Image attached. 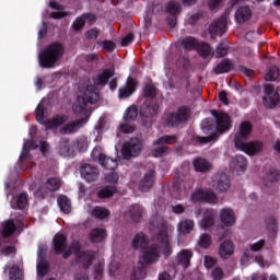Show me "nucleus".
Here are the masks:
<instances>
[{
	"label": "nucleus",
	"instance_id": "nucleus-1",
	"mask_svg": "<svg viewBox=\"0 0 280 280\" xmlns=\"http://www.w3.org/2000/svg\"><path fill=\"white\" fill-rule=\"evenodd\" d=\"M100 100V94L93 90V85H81L79 94L72 105V110L75 115H80L82 120L80 122L68 124L60 129L61 135H69L75 132L82 125L89 121L91 117V107L89 104H93Z\"/></svg>",
	"mask_w": 280,
	"mask_h": 280
},
{
	"label": "nucleus",
	"instance_id": "nucleus-2",
	"mask_svg": "<svg viewBox=\"0 0 280 280\" xmlns=\"http://www.w3.org/2000/svg\"><path fill=\"white\" fill-rule=\"evenodd\" d=\"M91 158L93 159V161H98L103 167H106V170L112 171L105 177V183H107L110 186L103 188L98 192V198H110V196H113L117 191L115 185H117V180H119V176L115 173V170L117 168V162L114 161L113 159L106 158V155L102 153L101 147H95L93 149Z\"/></svg>",
	"mask_w": 280,
	"mask_h": 280
},
{
	"label": "nucleus",
	"instance_id": "nucleus-3",
	"mask_svg": "<svg viewBox=\"0 0 280 280\" xmlns=\"http://www.w3.org/2000/svg\"><path fill=\"white\" fill-rule=\"evenodd\" d=\"M252 130L253 126L250 125V122H242L240 126V130L236 135L235 147L238 148V150H242V152H245V154H248L249 156H255L257 152H261V150H264V144H261V142H244V139H246V137L250 135Z\"/></svg>",
	"mask_w": 280,
	"mask_h": 280
},
{
	"label": "nucleus",
	"instance_id": "nucleus-4",
	"mask_svg": "<svg viewBox=\"0 0 280 280\" xmlns=\"http://www.w3.org/2000/svg\"><path fill=\"white\" fill-rule=\"evenodd\" d=\"M65 54V47L60 43L50 44L44 54L39 55V65L44 69H51L56 62H58Z\"/></svg>",
	"mask_w": 280,
	"mask_h": 280
},
{
	"label": "nucleus",
	"instance_id": "nucleus-5",
	"mask_svg": "<svg viewBox=\"0 0 280 280\" xmlns=\"http://www.w3.org/2000/svg\"><path fill=\"white\" fill-rule=\"evenodd\" d=\"M67 242V238L62 234H57L54 237V248L57 255H60V253H63V258L67 259L71 255V253H78L80 250V243L74 242L72 243V246L68 249H65V243Z\"/></svg>",
	"mask_w": 280,
	"mask_h": 280
},
{
	"label": "nucleus",
	"instance_id": "nucleus-6",
	"mask_svg": "<svg viewBox=\"0 0 280 280\" xmlns=\"http://www.w3.org/2000/svg\"><path fill=\"white\" fill-rule=\"evenodd\" d=\"M280 103V96L277 89H275L272 85H267L265 90V96L262 98V104L265 108H275L276 106H279Z\"/></svg>",
	"mask_w": 280,
	"mask_h": 280
},
{
	"label": "nucleus",
	"instance_id": "nucleus-7",
	"mask_svg": "<svg viewBox=\"0 0 280 280\" xmlns=\"http://www.w3.org/2000/svg\"><path fill=\"white\" fill-rule=\"evenodd\" d=\"M143 150V145L139 139H131L129 142L124 144L122 156L124 159H132V156H139Z\"/></svg>",
	"mask_w": 280,
	"mask_h": 280
},
{
	"label": "nucleus",
	"instance_id": "nucleus-8",
	"mask_svg": "<svg viewBox=\"0 0 280 280\" xmlns=\"http://www.w3.org/2000/svg\"><path fill=\"white\" fill-rule=\"evenodd\" d=\"M190 200L191 202H210L214 205V202H218V197L209 190L199 189L192 194Z\"/></svg>",
	"mask_w": 280,
	"mask_h": 280
},
{
	"label": "nucleus",
	"instance_id": "nucleus-9",
	"mask_svg": "<svg viewBox=\"0 0 280 280\" xmlns=\"http://www.w3.org/2000/svg\"><path fill=\"white\" fill-rule=\"evenodd\" d=\"M215 117L217 121V132H226L229 128H231V118H229L228 114L224 113H212Z\"/></svg>",
	"mask_w": 280,
	"mask_h": 280
},
{
	"label": "nucleus",
	"instance_id": "nucleus-10",
	"mask_svg": "<svg viewBox=\"0 0 280 280\" xmlns=\"http://www.w3.org/2000/svg\"><path fill=\"white\" fill-rule=\"evenodd\" d=\"M190 113L187 108H182L177 114H171L167 116L168 126H178V124H183V121H187V117H189Z\"/></svg>",
	"mask_w": 280,
	"mask_h": 280
},
{
	"label": "nucleus",
	"instance_id": "nucleus-11",
	"mask_svg": "<svg viewBox=\"0 0 280 280\" xmlns=\"http://www.w3.org/2000/svg\"><path fill=\"white\" fill-rule=\"evenodd\" d=\"M226 23H229L226 16L220 18L219 20L214 21L210 25L211 36H222V34L226 32Z\"/></svg>",
	"mask_w": 280,
	"mask_h": 280
},
{
	"label": "nucleus",
	"instance_id": "nucleus-12",
	"mask_svg": "<svg viewBox=\"0 0 280 280\" xmlns=\"http://www.w3.org/2000/svg\"><path fill=\"white\" fill-rule=\"evenodd\" d=\"M136 86L137 81L135 79L128 78L126 84L119 89V100H126V97H130Z\"/></svg>",
	"mask_w": 280,
	"mask_h": 280
},
{
	"label": "nucleus",
	"instance_id": "nucleus-13",
	"mask_svg": "<svg viewBox=\"0 0 280 280\" xmlns=\"http://www.w3.org/2000/svg\"><path fill=\"white\" fill-rule=\"evenodd\" d=\"M159 248L164 255H170L172 249L170 248V235H167V231H162L158 236Z\"/></svg>",
	"mask_w": 280,
	"mask_h": 280
},
{
	"label": "nucleus",
	"instance_id": "nucleus-14",
	"mask_svg": "<svg viewBox=\"0 0 280 280\" xmlns=\"http://www.w3.org/2000/svg\"><path fill=\"white\" fill-rule=\"evenodd\" d=\"M220 220L223 226H233L235 224V213L231 209L220 211Z\"/></svg>",
	"mask_w": 280,
	"mask_h": 280
},
{
	"label": "nucleus",
	"instance_id": "nucleus-15",
	"mask_svg": "<svg viewBox=\"0 0 280 280\" xmlns=\"http://www.w3.org/2000/svg\"><path fill=\"white\" fill-rule=\"evenodd\" d=\"M97 168H94L93 166L85 164L81 167V176L88 180H95V178H97Z\"/></svg>",
	"mask_w": 280,
	"mask_h": 280
},
{
	"label": "nucleus",
	"instance_id": "nucleus-16",
	"mask_svg": "<svg viewBox=\"0 0 280 280\" xmlns=\"http://www.w3.org/2000/svg\"><path fill=\"white\" fill-rule=\"evenodd\" d=\"M233 253H235V249L231 241H225L220 245L219 255L222 259H229Z\"/></svg>",
	"mask_w": 280,
	"mask_h": 280
},
{
	"label": "nucleus",
	"instance_id": "nucleus-17",
	"mask_svg": "<svg viewBox=\"0 0 280 280\" xmlns=\"http://www.w3.org/2000/svg\"><path fill=\"white\" fill-rule=\"evenodd\" d=\"M250 16H253V12L248 7H241L235 13L237 23H246V21L250 20Z\"/></svg>",
	"mask_w": 280,
	"mask_h": 280
},
{
	"label": "nucleus",
	"instance_id": "nucleus-18",
	"mask_svg": "<svg viewBox=\"0 0 280 280\" xmlns=\"http://www.w3.org/2000/svg\"><path fill=\"white\" fill-rule=\"evenodd\" d=\"M95 21V15L93 14H83L81 18H78L74 23L72 24L73 30L77 32L82 30L85 23H93Z\"/></svg>",
	"mask_w": 280,
	"mask_h": 280
},
{
	"label": "nucleus",
	"instance_id": "nucleus-19",
	"mask_svg": "<svg viewBox=\"0 0 280 280\" xmlns=\"http://www.w3.org/2000/svg\"><path fill=\"white\" fill-rule=\"evenodd\" d=\"M142 259L144 264H153V261H156L159 259V250L154 247H149L144 249Z\"/></svg>",
	"mask_w": 280,
	"mask_h": 280
},
{
	"label": "nucleus",
	"instance_id": "nucleus-20",
	"mask_svg": "<svg viewBox=\"0 0 280 280\" xmlns=\"http://www.w3.org/2000/svg\"><path fill=\"white\" fill-rule=\"evenodd\" d=\"M110 78H113V71L105 70L94 78V84H96V86H102V84H106Z\"/></svg>",
	"mask_w": 280,
	"mask_h": 280
},
{
	"label": "nucleus",
	"instance_id": "nucleus-21",
	"mask_svg": "<svg viewBox=\"0 0 280 280\" xmlns=\"http://www.w3.org/2000/svg\"><path fill=\"white\" fill-rule=\"evenodd\" d=\"M192 165H194L196 172H209V170H211V164L202 158L196 159L192 162Z\"/></svg>",
	"mask_w": 280,
	"mask_h": 280
},
{
	"label": "nucleus",
	"instance_id": "nucleus-22",
	"mask_svg": "<svg viewBox=\"0 0 280 280\" xmlns=\"http://www.w3.org/2000/svg\"><path fill=\"white\" fill-rule=\"evenodd\" d=\"M202 219L199 221L200 226L202 229H209V226L213 225V212L211 211H202Z\"/></svg>",
	"mask_w": 280,
	"mask_h": 280
},
{
	"label": "nucleus",
	"instance_id": "nucleus-23",
	"mask_svg": "<svg viewBox=\"0 0 280 280\" xmlns=\"http://www.w3.org/2000/svg\"><path fill=\"white\" fill-rule=\"evenodd\" d=\"M39 261L37 262V275L38 277H45L49 272V265L45 259H40V249L37 252Z\"/></svg>",
	"mask_w": 280,
	"mask_h": 280
},
{
	"label": "nucleus",
	"instance_id": "nucleus-24",
	"mask_svg": "<svg viewBox=\"0 0 280 280\" xmlns=\"http://www.w3.org/2000/svg\"><path fill=\"white\" fill-rule=\"evenodd\" d=\"M57 202L63 213H71V201L67 196H59Z\"/></svg>",
	"mask_w": 280,
	"mask_h": 280
},
{
	"label": "nucleus",
	"instance_id": "nucleus-25",
	"mask_svg": "<svg viewBox=\"0 0 280 280\" xmlns=\"http://www.w3.org/2000/svg\"><path fill=\"white\" fill-rule=\"evenodd\" d=\"M11 206L16 209H25L27 207V194H21L14 201H11Z\"/></svg>",
	"mask_w": 280,
	"mask_h": 280
},
{
	"label": "nucleus",
	"instance_id": "nucleus-26",
	"mask_svg": "<svg viewBox=\"0 0 280 280\" xmlns=\"http://www.w3.org/2000/svg\"><path fill=\"white\" fill-rule=\"evenodd\" d=\"M154 173H150L149 175H145L144 178L140 182V189L142 191H148L152 185H154Z\"/></svg>",
	"mask_w": 280,
	"mask_h": 280
},
{
	"label": "nucleus",
	"instance_id": "nucleus-27",
	"mask_svg": "<svg viewBox=\"0 0 280 280\" xmlns=\"http://www.w3.org/2000/svg\"><path fill=\"white\" fill-rule=\"evenodd\" d=\"M49 7L52 10H57V11L51 13V19H62V18L67 16V13H65V11H62V7L60 4L51 1L49 3Z\"/></svg>",
	"mask_w": 280,
	"mask_h": 280
},
{
	"label": "nucleus",
	"instance_id": "nucleus-28",
	"mask_svg": "<svg viewBox=\"0 0 280 280\" xmlns=\"http://www.w3.org/2000/svg\"><path fill=\"white\" fill-rule=\"evenodd\" d=\"M67 121V117L65 116H57L51 119V121H48L47 128H50V130H56L59 126H62Z\"/></svg>",
	"mask_w": 280,
	"mask_h": 280
},
{
	"label": "nucleus",
	"instance_id": "nucleus-29",
	"mask_svg": "<svg viewBox=\"0 0 280 280\" xmlns=\"http://www.w3.org/2000/svg\"><path fill=\"white\" fill-rule=\"evenodd\" d=\"M194 229V221L190 220H182L178 224L179 233H189Z\"/></svg>",
	"mask_w": 280,
	"mask_h": 280
},
{
	"label": "nucleus",
	"instance_id": "nucleus-30",
	"mask_svg": "<svg viewBox=\"0 0 280 280\" xmlns=\"http://www.w3.org/2000/svg\"><path fill=\"white\" fill-rule=\"evenodd\" d=\"M179 264L184 266V268H188L189 261L191 259V252L182 250L178 255Z\"/></svg>",
	"mask_w": 280,
	"mask_h": 280
},
{
	"label": "nucleus",
	"instance_id": "nucleus-31",
	"mask_svg": "<svg viewBox=\"0 0 280 280\" xmlns=\"http://www.w3.org/2000/svg\"><path fill=\"white\" fill-rule=\"evenodd\" d=\"M15 230H16V226L14 225V221L9 220L3 223L2 235H4V237H10V235H12Z\"/></svg>",
	"mask_w": 280,
	"mask_h": 280
},
{
	"label": "nucleus",
	"instance_id": "nucleus-32",
	"mask_svg": "<svg viewBox=\"0 0 280 280\" xmlns=\"http://www.w3.org/2000/svg\"><path fill=\"white\" fill-rule=\"evenodd\" d=\"M137 115H139V112L137 110L136 106H130L127 108L124 115L125 121H135L137 119Z\"/></svg>",
	"mask_w": 280,
	"mask_h": 280
},
{
	"label": "nucleus",
	"instance_id": "nucleus-33",
	"mask_svg": "<svg viewBox=\"0 0 280 280\" xmlns=\"http://www.w3.org/2000/svg\"><path fill=\"white\" fill-rule=\"evenodd\" d=\"M104 237H106V231L102 229H95L90 234V240H92V242H102Z\"/></svg>",
	"mask_w": 280,
	"mask_h": 280
},
{
	"label": "nucleus",
	"instance_id": "nucleus-34",
	"mask_svg": "<svg viewBox=\"0 0 280 280\" xmlns=\"http://www.w3.org/2000/svg\"><path fill=\"white\" fill-rule=\"evenodd\" d=\"M197 50L202 58H209V56H211V46H209V44H198Z\"/></svg>",
	"mask_w": 280,
	"mask_h": 280
},
{
	"label": "nucleus",
	"instance_id": "nucleus-35",
	"mask_svg": "<svg viewBox=\"0 0 280 280\" xmlns=\"http://www.w3.org/2000/svg\"><path fill=\"white\" fill-rule=\"evenodd\" d=\"M156 110H159V105H154L153 107L144 104L142 105L140 113H142V115H145V117H151L152 115H156Z\"/></svg>",
	"mask_w": 280,
	"mask_h": 280
},
{
	"label": "nucleus",
	"instance_id": "nucleus-36",
	"mask_svg": "<svg viewBox=\"0 0 280 280\" xmlns=\"http://www.w3.org/2000/svg\"><path fill=\"white\" fill-rule=\"evenodd\" d=\"M110 212L106 208L96 207L91 211V214L100 220H104V218H108Z\"/></svg>",
	"mask_w": 280,
	"mask_h": 280
},
{
	"label": "nucleus",
	"instance_id": "nucleus-37",
	"mask_svg": "<svg viewBox=\"0 0 280 280\" xmlns=\"http://www.w3.org/2000/svg\"><path fill=\"white\" fill-rule=\"evenodd\" d=\"M278 78H279V68L277 67H271L265 75V80H267V82H275V80H277Z\"/></svg>",
	"mask_w": 280,
	"mask_h": 280
},
{
	"label": "nucleus",
	"instance_id": "nucleus-38",
	"mask_svg": "<svg viewBox=\"0 0 280 280\" xmlns=\"http://www.w3.org/2000/svg\"><path fill=\"white\" fill-rule=\"evenodd\" d=\"M166 12L171 16H176V14H180V5L176 2H170L166 7Z\"/></svg>",
	"mask_w": 280,
	"mask_h": 280
},
{
	"label": "nucleus",
	"instance_id": "nucleus-39",
	"mask_svg": "<svg viewBox=\"0 0 280 280\" xmlns=\"http://www.w3.org/2000/svg\"><path fill=\"white\" fill-rule=\"evenodd\" d=\"M232 167H234L236 172H244V170H246V159L238 156L236 161L233 162Z\"/></svg>",
	"mask_w": 280,
	"mask_h": 280
},
{
	"label": "nucleus",
	"instance_id": "nucleus-40",
	"mask_svg": "<svg viewBox=\"0 0 280 280\" xmlns=\"http://www.w3.org/2000/svg\"><path fill=\"white\" fill-rule=\"evenodd\" d=\"M46 187L47 189H49V191H58V189H60V179L58 178L48 179L46 183Z\"/></svg>",
	"mask_w": 280,
	"mask_h": 280
},
{
	"label": "nucleus",
	"instance_id": "nucleus-41",
	"mask_svg": "<svg viewBox=\"0 0 280 280\" xmlns=\"http://www.w3.org/2000/svg\"><path fill=\"white\" fill-rule=\"evenodd\" d=\"M145 246V236L143 234H138L133 238L132 247L133 248H143Z\"/></svg>",
	"mask_w": 280,
	"mask_h": 280
},
{
	"label": "nucleus",
	"instance_id": "nucleus-42",
	"mask_svg": "<svg viewBox=\"0 0 280 280\" xmlns=\"http://www.w3.org/2000/svg\"><path fill=\"white\" fill-rule=\"evenodd\" d=\"M198 245L200 246V248H209V246H211V237L207 234H202L199 237Z\"/></svg>",
	"mask_w": 280,
	"mask_h": 280
},
{
	"label": "nucleus",
	"instance_id": "nucleus-43",
	"mask_svg": "<svg viewBox=\"0 0 280 280\" xmlns=\"http://www.w3.org/2000/svg\"><path fill=\"white\" fill-rule=\"evenodd\" d=\"M217 189L219 191H226L229 189V177L228 176H222L220 182L217 185Z\"/></svg>",
	"mask_w": 280,
	"mask_h": 280
},
{
	"label": "nucleus",
	"instance_id": "nucleus-44",
	"mask_svg": "<svg viewBox=\"0 0 280 280\" xmlns=\"http://www.w3.org/2000/svg\"><path fill=\"white\" fill-rule=\"evenodd\" d=\"M154 95H156V89L154 88V85L151 83L147 84L143 90V96L154 97Z\"/></svg>",
	"mask_w": 280,
	"mask_h": 280
},
{
	"label": "nucleus",
	"instance_id": "nucleus-45",
	"mask_svg": "<svg viewBox=\"0 0 280 280\" xmlns=\"http://www.w3.org/2000/svg\"><path fill=\"white\" fill-rule=\"evenodd\" d=\"M231 69V63L224 61L219 63L215 68H214V72L215 73H228V71H230Z\"/></svg>",
	"mask_w": 280,
	"mask_h": 280
},
{
	"label": "nucleus",
	"instance_id": "nucleus-46",
	"mask_svg": "<svg viewBox=\"0 0 280 280\" xmlns=\"http://www.w3.org/2000/svg\"><path fill=\"white\" fill-rule=\"evenodd\" d=\"M45 108L42 104L37 105V108L35 110L36 119L39 124H45V115H44Z\"/></svg>",
	"mask_w": 280,
	"mask_h": 280
},
{
	"label": "nucleus",
	"instance_id": "nucleus-47",
	"mask_svg": "<svg viewBox=\"0 0 280 280\" xmlns=\"http://www.w3.org/2000/svg\"><path fill=\"white\" fill-rule=\"evenodd\" d=\"M182 45L185 49H196L197 46L196 39L192 37H187L186 39H184Z\"/></svg>",
	"mask_w": 280,
	"mask_h": 280
},
{
	"label": "nucleus",
	"instance_id": "nucleus-48",
	"mask_svg": "<svg viewBox=\"0 0 280 280\" xmlns=\"http://www.w3.org/2000/svg\"><path fill=\"white\" fill-rule=\"evenodd\" d=\"M176 138L174 136H164L154 142V145H163L164 143H174Z\"/></svg>",
	"mask_w": 280,
	"mask_h": 280
},
{
	"label": "nucleus",
	"instance_id": "nucleus-49",
	"mask_svg": "<svg viewBox=\"0 0 280 280\" xmlns=\"http://www.w3.org/2000/svg\"><path fill=\"white\" fill-rule=\"evenodd\" d=\"M118 130L119 132H124V135H130L131 132H135V127L130 125H120Z\"/></svg>",
	"mask_w": 280,
	"mask_h": 280
},
{
	"label": "nucleus",
	"instance_id": "nucleus-50",
	"mask_svg": "<svg viewBox=\"0 0 280 280\" xmlns=\"http://www.w3.org/2000/svg\"><path fill=\"white\" fill-rule=\"evenodd\" d=\"M10 279L12 280L21 279V270H19V268L16 267H13L10 271Z\"/></svg>",
	"mask_w": 280,
	"mask_h": 280
},
{
	"label": "nucleus",
	"instance_id": "nucleus-51",
	"mask_svg": "<svg viewBox=\"0 0 280 280\" xmlns=\"http://www.w3.org/2000/svg\"><path fill=\"white\" fill-rule=\"evenodd\" d=\"M133 38H135V35L129 33L127 36H125L121 39V46L122 47H128V45H130V43H132Z\"/></svg>",
	"mask_w": 280,
	"mask_h": 280
},
{
	"label": "nucleus",
	"instance_id": "nucleus-52",
	"mask_svg": "<svg viewBox=\"0 0 280 280\" xmlns=\"http://www.w3.org/2000/svg\"><path fill=\"white\" fill-rule=\"evenodd\" d=\"M98 34H100V32L97 31V28H92V30L86 32L85 36L90 40H93V39L97 38Z\"/></svg>",
	"mask_w": 280,
	"mask_h": 280
},
{
	"label": "nucleus",
	"instance_id": "nucleus-53",
	"mask_svg": "<svg viewBox=\"0 0 280 280\" xmlns=\"http://www.w3.org/2000/svg\"><path fill=\"white\" fill-rule=\"evenodd\" d=\"M222 277H224V273L222 272V269L215 268L212 271V279L213 280H221Z\"/></svg>",
	"mask_w": 280,
	"mask_h": 280
},
{
	"label": "nucleus",
	"instance_id": "nucleus-54",
	"mask_svg": "<svg viewBox=\"0 0 280 280\" xmlns=\"http://www.w3.org/2000/svg\"><path fill=\"white\" fill-rule=\"evenodd\" d=\"M215 266V259H213L211 256L205 257V267L206 268H213Z\"/></svg>",
	"mask_w": 280,
	"mask_h": 280
},
{
	"label": "nucleus",
	"instance_id": "nucleus-55",
	"mask_svg": "<svg viewBox=\"0 0 280 280\" xmlns=\"http://www.w3.org/2000/svg\"><path fill=\"white\" fill-rule=\"evenodd\" d=\"M261 248H264V241H258L250 245V250H253L254 253H256L257 250H261Z\"/></svg>",
	"mask_w": 280,
	"mask_h": 280
},
{
	"label": "nucleus",
	"instance_id": "nucleus-56",
	"mask_svg": "<svg viewBox=\"0 0 280 280\" xmlns=\"http://www.w3.org/2000/svg\"><path fill=\"white\" fill-rule=\"evenodd\" d=\"M165 150H167V147L161 145L159 149H154L152 156L159 158L161 154H163V152H165Z\"/></svg>",
	"mask_w": 280,
	"mask_h": 280
},
{
	"label": "nucleus",
	"instance_id": "nucleus-57",
	"mask_svg": "<svg viewBox=\"0 0 280 280\" xmlns=\"http://www.w3.org/2000/svg\"><path fill=\"white\" fill-rule=\"evenodd\" d=\"M103 48L105 49V51H113V50H115V43L103 42Z\"/></svg>",
	"mask_w": 280,
	"mask_h": 280
},
{
	"label": "nucleus",
	"instance_id": "nucleus-58",
	"mask_svg": "<svg viewBox=\"0 0 280 280\" xmlns=\"http://www.w3.org/2000/svg\"><path fill=\"white\" fill-rule=\"evenodd\" d=\"M219 100L222 102V104H224L226 106L229 104V98L226 96V92H220Z\"/></svg>",
	"mask_w": 280,
	"mask_h": 280
},
{
	"label": "nucleus",
	"instance_id": "nucleus-59",
	"mask_svg": "<svg viewBox=\"0 0 280 280\" xmlns=\"http://www.w3.org/2000/svg\"><path fill=\"white\" fill-rule=\"evenodd\" d=\"M220 3H222V0H210L209 8L211 10H215V8H218V5H220Z\"/></svg>",
	"mask_w": 280,
	"mask_h": 280
},
{
	"label": "nucleus",
	"instance_id": "nucleus-60",
	"mask_svg": "<svg viewBox=\"0 0 280 280\" xmlns=\"http://www.w3.org/2000/svg\"><path fill=\"white\" fill-rule=\"evenodd\" d=\"M213 139H215V137L213 136H210V137H202V138H199V141L200 143H209V141H213Z\"/></svg>",
	"mask_w": 280,
	"mask_h": 280
},
{
	"label": "nucleus",
	"instance_id": "nucleus-61",
	"mask_svg": "<svg viewBox=\"0 0 280 280\" xmlns=\"http://www.w3.org/2000/svg\"><path fill=\"white\" fill-rule=\"evenodd\" d=\"M173 211L174 213H183V211H185V208L180 205H177L173 207Z\"/></svg>",
	"mask_w": 280,
	"mask_h": 280
},
{
	"label": "nucleus",
	"instance_id": "nucleus-62",
	"mask_svg": "<svg viewBox=\"0 0 280 280\" xmlns=\"http://www.w3.org/2000/svg\"><path fill=\"white\" fill-rule=\"evenodd\" d=\"M69 147H67V145H61V155L62 156H69Z\"/></svg>",
	"mask_w": 280,
	"mask_h": 280
},
{
	"label": "nucleus",
	"instance_id": "nucleus-63",
	"mask_svg": "<svg viewBox=\"0 0 280 280\" xmlns=\"http://www.w3.org/2000/svg\"><path fill=\"white\" fill-rule=\"evenodd\" d=\"M48 149H49V144H47V142L40 143V145H39L40 152H47Z\"/></svg>",
	"mask_w": 280,
	"mask_h": 280
},
{
	"label": "nucleus",
	"instance_id": "nucleus-64",
	"mask_svg": "<svg viewBox=\"0 0 280 280\" xmlns=\"http://www.w3.org/2000/svg\"><path fill=\"white\" fill-rule=\"evenodd\" d=\"M160 280H171L170 273L164 272V273L160 275Z\"/></svg>",
	"mask_w": 280,
	"mask_h": 280
}]
</instances>
